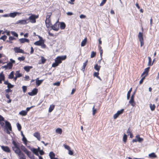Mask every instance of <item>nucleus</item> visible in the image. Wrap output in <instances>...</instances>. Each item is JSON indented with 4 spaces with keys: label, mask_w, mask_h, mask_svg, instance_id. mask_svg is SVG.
<instances>
[{
    "label": "nucleus",
    "mask_w": 159,
    "mask_h": 159,
    "mask_svg": "<svg viewBox=\"0 0 159 159\" xmlns=\"http://www.w3.org/2000/svg\"><path fill=\"white\" fill-rule=\"evenodd\" d=\"M12 143L14 145V146L12 147V150L19 157H20L19 159H26L25 155L21 152L18 144L14 140L12 141Z\"/></svg>",
    "instance_id": "nucleus-1"
},
{
    "label": "nucleus",
    "mask_w": 159,
    "mask_h": 159,
    "mask_svg": "<svg viewBox=\"0 0 159 159\" xmlns=\"http://www.w3.org/2000/svg\"><path fill=\"white\" fill-rule=\"evenodd\" d=\"M39 17V15H36L34 14H31L30 16L29 17L28 19L31 23H35L36 22V19Z\"/></svg>",
    "instance_id": "nucleus-2"
},
{
    "label": "nucleus",
    "mask_w": 159,
    "mask_h": 159,
    "mask_svg": "<svg viewBox=\"0 0 159 159\" xmlns=\"http://www.w3.org/2000/svg\"><path fill=\"white\" fill-rule=\"evenodd\" d=\"M66 58V55L58 56L56 58L55 61L59 64L61 63L62 60H65Z\"/></svg>",
    "instance_id": "nucleus-3"
},
{
    "label": "nucleus",
    "mask_w": 159,
    "mask_h": 159,
    "mask_svg": "<svg viewBox=\"0 0 159 159\" xmlns=\"http://www.w3.org/2000/svg\"><path fill=\"white\" fill-rule=\"evenodd\" d=\"M136 93V90L133 92V93L132 94L131 97V99L129 101V103L130 104L131 106L133 107H134L135 105V103L134 101V95Z\"/></svg>",
    "instance_id": "nucleus-4"
},
{
    "label": "nucleus",
    "mask_w": 159,
    "mask_h": 159,
    "mask_svg": "<svg viewBox=\"0 0 159 159\" xmlns=\"http://www.w3.org/2000/svg\"><path fill=\"white\" fill-rule=\"evenodd\" d=\"M59 22L58 20L53 25L51 26V28L53 30L57 31L59 30Z\"/></svg>",
    "instance_id": "nucleus-5"
},
{
    "label": "nucleus",
    "mask_w": 159,
    "mask_h": 159,
    "mask_svg": "<svg viewBox=\"0 0 159 159\" xmlns=\"http://www.w3.org/2000/svg\"><path fill=\"white\" fill-rule=\"evenodd\" d=\"M138 38L140 42V46L142 47L144 45L143 39V33L139 32L138 35Z\"/></svg>",
    "instance_id": "nucleus-6"
},
{
    "label": "nucleus",
    "mask_w": 159,
    "mask_h": 159,
    "mask_svg": "<svg viewBox=\"0 0 159 159\" xmlns=\"http://www.w3.org/2000/svg\"><path fill=\"white\" fill-rule=\"evenodd\" d=\"M143 138H140L139 135H137L135 136V139L132 140V142H138L139 143H141L143 141Z\"/></svg>",
    "instance_id": "nucleus-7"
},
{
    "label": "nucleus",
    "mask_w": 159,
    "mask_h": 159,
    "mask_svg": "<svg viewBox=\"0 0 159 159\" xmlns=\"http://www.w3.org/2000/svg\"><path fill=\"white\" fill-rule=\"evenodd\" d=\"M5 129L11 131V126L10 122L7 120H5Z\"/></svg>",
    "instance_id": "nucleus-8"
},
{
    "label": "nucleus",
    "mask_w": 159,
    "mask_h": 159,
    "mask_svg": "<svg viewBox=\"0 0 159 159\" xmlns=\"http://www.w3.org/2000/svg\"><path fill=\"white\" fill-rule=\"evenodd\" d=\"M124 109H121L120 111H118L117 113L115 114L113 116L114 119H116L121 114L124 112Z\"/></svg>",
    "instance_id": "nucleus-9"
},
{
    "label": "nucleus",
    "mask_w": 159,
    "mask_h": 159,
    "mask_svg": "<svg viewBox=\"0 0 159 159\" xmlns=\"http://www.w3.org/2000/svg\"><path fill=\"white\" fill-rule=\"evenodd\" d=\"M38 92V89L37 88H34L31 92H29L28 94L31 96H34L36 95Z\"/></svg>",
    "instance_id": "nucleus-10"
},
{
    "label": "nucleus",
    "mask_w": 159,
    "mask_h": 159,
    "mask_svg": "<svg viewBox=\"0 0 159 159\" xmlns=\"http://www.w3.org/2000/svg\"><path fill=\"white\" fill-rule=\"evenodd\" d=\"M14 50L16 53H25L24 51L22 49H20V47H15L14 48Z\"/></svg>",
    "instance_id": "nucleus-11"
},
{
    "label": "nucleus",
    "mask_w": 159,
    "mask_h": 159,
    "mask_svg": "<svg viewBox=\"0 0 159 159\" xmlns=\"http://www.w3.org/2000/svg\"><path fill=\"white\" fill-rule=\"evenodd\" d=\"M28 21V20H19L17 21L16 22V24H20L21 25H25V24H27L29 22L28 21V22H27V21Z\"/></svg>",
    "instance_id": "nucleus-12"
},
{
    "label": "nucleus",
    "mask_w": 159,
    "mask_h": 159,
    "mask_svg": "<svg viewBox=\"0 0 159 159\" xmlns=\"http://www.w3.org/2000/svg\"><path fill=\"white\" fill-rule=\"evenodd\" d=\"M24 152L30 158L32 159L34 157V156L32 154L31 152L27 149Z\"/></svg>",
    "instance_id": "nucleus-13"
},
{
    "label": "nucleus",
    "mask_w": 159,
    "mask_h": 159,
    "mask_svg": "<svg viewBox=\"0 0 159 159\" xmlns=\"http://www.w3.org/2000/svg\"><path fill=\"white\" fill-rule=\"evenodd\" d=\"M1 147L2 149L5 152H10V149L8 147L2 146Z\"/></svg>",
    "instance_id": "nucleus-14"
},
{
    "label": "nucleus",
    "mask_w": 159,
    "mask_h": 159,
    "mask_svg": "<svg viewBox=\"0 0 159 159\" xmlns=\"http://www.w3.org/2000/svg\"><path fill=\"white\" fill-rule=\"evenodd\" d=\"M45 23L46 25V27L47 28H48L50 27H51V25H52L50 19L46 20L45 21Z\"/></svg>",
    "instance_id": "nucleus-15"
},
{
    "label": "nucleus",
    "mask_w": 159,
    "mask_h": 159,
    "mask_svg": "<svg viewBox=\"0 0 159 159\" xmlns=\"http://www.w3.org/2000/svg\"><path fill=\"white\" fill-rule=\"evenodd\" d=\"M20 13L17 12H11L9 13V16L12 17H15L17 15H19Z\"/></svg>",
    "instance_id": "nucleus-16"
},
{
    "label": "nucleus",
    "mask_w": 159,
    "mask_h": 159,
    "mask_svg": "<svg viewBox=\"0 0 159 159\" xmlns=\"http://www.w3.org/2000/svg\"><path fill=\"white\" fill-rule=\"evenodd\" d=\"M5 79V77L4 74L2 72L0 74V84L2 83V81H4Z\"/></svg>",
    "instance_id": "nucleus-17"
},
{
    "label": "nucleus",
    "mask_w": 159,
    "mask_h": 159,
    "mask_svg": "<svg viewBox=\"0 0 159 159\" xmlns=\"http://www.w3.org/2000/svg\"><path fill=\"white\" fill-rule=\"evenodd\" d=\"M31 150L33 152V153L35 154V155L37 156H39V154L38 153V151L37 149L36 148H33L31 149Z\"/></svg>",
    "instance_id": "nucleus-18"
},
{
    "label": "nucleus",
    "mask_w": 159,
    "mask_h": 159,
    "mask_svg": "<svg viewBox=\"0 0 159 159\" xmlns=\"http://www.w3.org/2000/svg\"><path fill=\"white\" fill-rule=\"evenodd\" d=\"M19 41L21 43H24L25 42L29 43V40L25 38H21L19 39Z\"/></svg>",
    "instance_id": "nucleus-19"
},
{
    "label": "nucleus",
    "mask_w": 159,
    "mask_h": 159,
    "mask_svg": "<svg viewBox=\"0 0 159 159\" xmlns=\"http://www.w3.org/2000/svg\"><path fill=\"white\" fill-rule=\"evenodd\" d=\"M32 68L33 67L32 66H25L24 67V69L25 71L29 72L30 71V69Z\"/></svg>",
    "instance_id": "nucleus-20"
},
{
    "label": "nucleus",
    "mask_w": 159,
    "mask_h": 159,
    "mask_svg": "<svg viewBox=\"0 0 159 159\" xmlns=\"http://www.w3.org/2000/svg\"><path fill=\"white\" fill-rule=\"evenodd\" d=\"M34 136L36 138H37V139L40 141V134L38 132H36L34 133Z\"/></svg>",
    "instance_id": "nucleus-21"
},
{
    "label": "nucleus",
    "mask_w": 159,
    "mask_h": 159,
    "mask_svg": "<svg viewBox=\"0 0 159 159\" xmlns=\"http://www.w3.org/2000/svg\"><path fill=\"white\" fill-rule=\"evenodd\" d=\"M87 38H85L81 42V47H84L85 45L87 42Z\"/></svg>",
    "instance_id": "nucleus-22"
},
{
    "label": "nucleus",
    "mask_w": 159,
    "mask_h": 159,
    "mask_svg": "<svg viewBox=\"0 0 159 159\" xmlns=\"http://www.w3.org/2000/svg\"><path fill=\"white\" fill-rule=\"evenodd\" d=\"M43 80H39V78H37L36 80V84L37 86H39L42 82Z\"/></svg>",
    "instance_id": "nucleus-23"
},
{
    "label": "nucleus",
    "mask_w": 159,
    "mask_h": 159,
    "mask_svg": "<svg viewBox=\"0 0 159 159\" xmlns=\"http://www.w3.org/2000/svg\"><path fill=\"white\" fill-rule=\"evenodd\" d=\"M27 111L25 110H22L19 112V114L23 116H25L27 114Z\"/></svg>",
    "instance_id": "nucleus-24"
},
{
    "label": "nucleus",
    "mask_w": 159,
    "mask_h": 159,
    "mask_svg": "<svg viewBox=\"0 0 159 159\" xmlns=\"http://www.w3.org/2000/svg\"><path fill=\"white\" fill-rule=\"evenodd\" d=\"M149 157L150 158H155L157 157V156L154 152L148 155Z\"/></svg>",
    "instance_id": "nucleus-25"
},
{
    "label": "nucleus",
    "mask_w": 159,
    "mask_h": 159,
    "mask_svg": "<svg viewBox=\"0 0 159 159\" xmlns=\"http://www.w3.org/2000/svg\"><path fill=\"white\" fill-rule=\"evenodd\" d=\"M55 154L53 152H51L49 154V156L51 159H53L55 157Z\"/></svg>",
    "instance_id": "nucleus-26"
},
{
    "label": "nucleus",
    "mask_w": 159,
    "mask_h": 159,
    "mask_svg": "<svg viewBox=\"0 0 159 159\" xmlns=\"http://www.w3.org/2000/svg\"><path fill=\"white\" fill-rule=\"evenodd\" d=\"M14 72L13 71H11L10 74L9 75L8 78L9 79H11L14 78Z\"/></svg>",
    "instance_id": "nucleus-27"
},
{
    "label": "nucleus",
    "mask_w": 159,
    "mask_h": 159,
    "mask_svg": "<svg viewBox=\"0 0 159 159\" xmlns=\"http://www.w3.org/2000/svg\"><path fill=\"white\" fill-rule=\"evenodd\" d=\"M20 70L17 71L15 73V76H16L17 77L19 78L22 76V74L21 73H20Z\"/></svg>",
    "instance_id": "nucleus-28"
},
{
    "label": "nucleus",
    "mask_w": 159,
    "mask_h": 159,
    "mask_svg": "<svg viewBox=\"0 0 159 159\" xmlns=\"http://www.w3.org/2000/svg\"><path fill=\"white\" fill-rule=\"evenodd\" d=\"M66 27L65 24L63 22H61L60 23V28L61 30L64 29Z\"/></svg>",
    "instance_id": "nucleus-29"
},
{
    "label": "nucleus",
    "mask_w": 159,
    "mask_h": 159,
    "mask_svg": "<svg viewBox=\"0 0 159 159\" xmlns=\"http://www.w3.org/2000/svg\"><path fill=\"white\" fill-rule=\"evenodd\" d=\"M150 68V67H148L146 68H145L144 69V70L143 72H144V73H145L146 74L145 75V77H146L147 76V75H148V74Z\"/></svg>",
    "instance_id": "nucleus-30"
},
{
    "label": "nucleus",
    "mask_w": 159,
    "mask_h": 159,
    "mask_svg": "<svg viewBox=\"0 0 159 159\" xmlns=\"http://www.w3.org/2000/svg\"><path fill=\"white\" fill-rule=\"evenodd\" d=\"M149 106L152 111H153L155 110V104L152 105L151 103H150L149 104Z\"/></svg>",
    "instance_id": "nucleus-31"
},
{
    "label": "nucleus",
    "mask_w": 159,
    "mask_h": 159,
    "mask_svg": "<svg viewBox=\"0 0 159 159\" xmlns=\"http://www.w3.org/2000/svg\"><path fill=\"white\" fill-rule=\"evenodd\" d=\"M42 41H37L34 43V44L37 46H40L41 45V44L42 43Z\"/></svg>",
    "instance_id": "nucleus-32"
},
{
    "label": "nucleus",
    "mask_w": 159,
    "mask_h": 159,
    "mask_svg": "<svg viewBox=\"0 0 159 159\" xmlns=\"http://www.w3.org/2000/svg\"><path fill=\"white\" fill-rule=\"evenodd\" d=\"M148 66H151L153 65V63H152V60L150 57H148Z\"/></svg>",
    "instance_id": "nucleus-33"
},
{
    "label": "nucleus",
    "mask_w": 159,
    "mask_h": 159,
    "mask_svg": "<svg viewBox=\"0 0 159 159\" xmlns=\"http://www.w3.org/2000/svg\"><path fill=\"white\" fill-rule=\"evenodd\" d=\"M56 132L57 133L61 134L62 133V129L61 128H58L56 129Z\"/></svg>",
    "instance_id": "nucleus-34"
},
{
    "label": "nucleus",
    "mask_w": 159,
    "mask_h": 159,
    "mask_svg": "<svg viewBox=\"0 0 159 159\" xmlns=\"http://www.w3.org/2000/svg\"><path fill=\"white\" fill-rule=\"evenodd\" d=\"M54 107L55 106L54 105H52V106L51 105L49 108L48 112H51L54 109Z\"/></svg>",
    "instance_id": "nucleus-35"
},
{
    "label": "nucleus",
    "mask_w": 159,
    "mask_h": 159,
    "mask_svg": "<svg viewBox=\"0 0 159 159\" xmlns=\"http://www.w3.org/2000/svg\"><path fill=\"white\" fill-rule=\"evenodd\" d=\"M7 65L9 69H12L13 66V64H12L11 62H9L7 63Z\"/></svg>",
    "instance_id": "nucleus-36"
},
{
    "label": "nucleus",
    "mask_w": 159,
    "mask_h": 159,
    "mask_svg": "<svg viewBox=\"0 0 159 159\" xmlns=\"http://www.w3.org/2000/svg\"><path fill=\"white\" fill-rule=\"evenodd\" d=\"M100 68V66H98L97 64H96L94 67V69L98 71L99 70Z\"/></svg>",
    "instance_id": "nucleus-37"
},
{
    "label": "nucleus",
    "mask_w": 159,
    "mask_h": 159,
    "mask_svg": "<svg viewBox=\"0 0 159 159\" xmlns=\"http://www.w3.org/2000/svg\"><path fill=\"white\" fill-rule=\"evenodd\" d=\"M25 59V57L23 56L21 57H19L17 58V59L20 61H24Z\"/></svg>",
    "instance_id": "nucleus-38"
},
{
    "label": "nucleus",
    "mask_w": 159,
    "mask_h": 159,
    "mask_svg": "<svg viewBox=\"0 0 159 159\" xmlns=\"http://www.w3.org/2000/svg\"><path fill=\"white\" fill-rule=\"evenodd\" d=\"M96 55V52H94V51H92L91 52L90 57L91 58H93Z\"/></svg>",
    "instance_id": "nucleus-39"
},
{
    "label": "nucleus",
    "mask_w": 159,
    "mask_h": 159,
    "mask_svg": "<svg viewBox=\"0 0 159 159\" xmlns=\"http://www.w3.org/2000/svg\"><path fill=\"white\" fill-rule=\"evenodd\" d=\"M11 33L12 35H13L15 37H18V34L14 31H11Z\"/></svg>",
    "instance_id": "nucleus-40"
},
{
    "label": "nucleus",
    "mask_w": 159,
    "mask_h": 159,
    "mask_svg": "<svg viewBox=\"0 0 159 159\" xmlns=\"http://www.w3.org/2000/svg\"><path fill=\"white\" fill-rule=\"evenodd\" d=\"M127 139V135L125 134L123 137V141L125 142H126Z\"/></svg>",
    "instance_id": "nucleus-41"
},
{
    "label": "nucleus",
    "mask_w": 159,
    "mask_h": 159,
    "mask_svg": "<svg viewBox=\"0 0 159 159\" xmlns=\"http://www.w3.org/2000/svg\"><path fill=\"white\" fill-rule=\"evenodd\" d=\"M17 125V127L18 128V129L19 131H20L21 130V126L20 125L19 123H17L16 124Z\"/></svg>",
    "instance_id": "nucleus-42"
},
{
    "label": "nucleus",
    "mask_w": 159,
    "mask_h": 159,
    "mask_svg": "<svg viewBox=\"0 0 159 159\" xmlns=\"http://www.w3.org/2000/svg\"><path fill=\"white\" fill-rule=\"evenodd\" d=\"M41 62L43 64H44L45 61H46V59L44 58V57H41Z\"/></svg>",
    "instance_id": "nucleus-43"
},
{
    "label": "nucleus",
    "mask_w": 159,
    "mask_h": 159,
    "mask_svg": "<svg viewBox=\"0 0 159 159\" xmlns=\"http://www.w3.org/2000/svg\"><path fill=\"white\" fill-rule=\"evenodd\" d=\"M22 89L23 92L24 93H25L26 92V90L27 89V87L26 86H23L22 87Z\"/></svg>",
    "instance_id": "nucleus-44"
},
{
    "label": "nucleus",
    "mask_w": 159,
    "mask_h": 159,
    "mask_svg": "<svg viewBox=\"0 0 159 159\" xmlns=\"http://www.w3.org/2000/svg\"><path fill=\"white\" fill-rule=\"evenodd\" d=\"M7 38V36H6L5 35H4L0 37V39H2V40H3L4 41Z\"/></svg>",
    "instance_id": "nucleus-45"
},
{
    "label": "nucleus",
    "mask_w": 159,
    "mask_h": 159,
    "mask_svg": "<svg viewBox=\"0 0 159 159\" xmlns=\"http://www.w3.org/2000/svg\"><path fill=\"white\" fill-rule=\"evenodd\" d=\"M59 64H58L57 62H56L55 61V62L52 64V66L54 67H56L57 66L59 65Z\"/></svg>",
    "instance_id": "nucleus-46"
},
{
    "label": "nucleus",
    "mask_w": 159,
    "mask_h": 159,
    "mask_svg": "<svg viewBox=\"0 0 159 159\" xmlns=\"http://www.w3.org/2000/svg\"><path fill=\"white\" fill-rule=\"evenodd\" d=\"M107 0H102L101 2V3L100 4V6H103L106 3V2Z\"/></svg>",
    "instance_id": "nucleus-47"
},
{
    "label": "nucleus",
    "mask_w": 159,
    "mask_h": 159,
    "mask_svg": "<svg viewBox=\"0 0 159 159\" xmlns=\"http://www.w3.org/2000/svg\"><path fill=\"white\" fill-rule=\"evenodd\" d=\"M20 148L22 151L23 152H25L27 149L24 146L22 145L21 146Z\"/></svg>",
    "instance_id": "nucleus-48"
},
{
    "label": "nucleus",
    "mask_w": 159,
    "mask_h": 159,
    "mask_svg": "<svg viewBox=\"0 0 159 159\" xmlns=\"http://www.w3.org/2000/svg\"><path fill=\"white\" fill-rule=\"evenodd\" d=\"M51 13H48V14L46 16V19H50V17L51 16Z\"/></svg>",
    "instance_id": "nucleus-49"
},
{
    "label": "nucleus",
    "mask_w": 159,
    "mask_h": 159,
    "mask_svg": "<svg viewBox=\"0 0 159 159\" xmlns=\"http://www.w3.org/2000/svg\"><path fill=\"white\" fill-rule=\"evenodd\" d=\"M22 141L24 142L25 143H26L27 142V140L26 139V138L25 137V136H23L22 139Z\"/></svg>",
    "instance_id": "nucleus-50"
},
{
    "label": "nucleus",
    "mask_w": 159,
    "mask_h": 159,
    "mask_svg": "<svg viewBox=\"0 0 159 159\" xmlns=\"http://www.w3.org/2000/svg\"><path fill=\"white\" fill-rule=\"evenodd\" d=\"M5 91L6 93H11L12 91V90L8 88L7 89L5 90Z\"/></svg>",
    "instance_id": "nucleus-51"
},
{
    "label": "nucleus",
    "mask_w": 159,
    "mask_h": 159,
    "mask_svg": "<svg viewBox=\"0 0 159 159\" xmlns=\"http://www.w3.org/2000/svg\"><path fill=\"white\" fill-rule=\"evenodd\" d=\"M14 86L11 83H10L7 86V87L8 88L11 89L13 88Z\"/></svg>",
    "instance_id": "nucleus-52"
},
{
    "label": "nucleus",
    "mask_w": 159,
    "mask_h": 159,
    "mask_svg": "<svg viewBox=\"0 0 159 159\" xmlns=\"http://www.w3.org/2000/svg\"><path fill=\"white\" fill-rule=\"evenodd\" d=\"M34 107V106H33L30 107H28L26 108V110H25V111H27V112L29 111L31 108Z\"/></svg>",
    "instance_id": "nucleus-53"
},
{
    "label": "nucleus",
    "mask_w": 159,
    "mask_h": 159,
    "mask_svg": "<svg viewBox=\"0 0 159 159\" xmlns=\"http://www.w3.org/2000/svg\"><path fill=\"white\" fill-rule=\"evenodd\" d=\"M63 146H64L65 148L66 149L68 150L70 149V147L69 146H68L64 144Z\"/></svg>",
    "instance_id": "nucleus-54"
},
{
    "label": "nucleus",
    "mask_w": 159,
    "mask_h": 159,
    "mask_svg": "<svg viewBox=\"0 0 159 159\" xmlns=\"http://www.w3.org/2000/svg\"><path fill=\"white\" fill-rule=\"evenodd\" d=\"M145 76H144L141 79V80H140V81H139V84H142L143 81V80L145 79Z\"/></svg>",
    "instance_id": "nucleus-55"
},
{
    "label": "nucleus",
    "mask_w": 159,
    "mask_h": 159,
    "mask_svg": "<svg viewBox=\"0 0 159 159\" xmlns=\"http://www.w3.org/2000/svg\"><path fill=\"white\" fill-rule=\"evenodd\" d=\"M44 41L42 42L41 45H40L42 48H46V45L44 44Z\"/></svg>",
    "instance_id": "nucleus-56"
},
{
    "label": "nucleus",
    "mask_w": 159,
    "mask_h": 159,
    "mask_svg": "<svg viewBox=\"0 0 159 159\" xmlns=\"http://www.w3.org/2000/svg\"><path fill=\"white\" fill-rule=\"evenodd\" d=\"M80 17L81 19H84L86 17V16L83 14H81L80 15Z\"/></svg>",
    "instance_id": "nucleus-57"
},
{
    "label": "nucleus",
    "mask_w": 159,
    "mask_h": 159,
    "mask_svg": "<svg viewBox=\"0 0 159 159\" xmlns=\"http://www.w3.org/2000/svg\"><path fill=\"white\" fill-rule=\"evenodd\" d=\"M60 83L59 82H55L53 84V85H56L57 86H59L60 85Z\"/></svg>",
    "instance_id": "nucleus-58"
},
{
    "label": "nucleus",
    "mask_w": 159,
    "mask_h": 159,
    "mask_svg": "<svg viewBox=\"0 0 159 159\" xmlns=\"http://www.w3.org/2000/svg\"><path fill=\"white\" fill-rule=\"evenodd\" d=\"M39 153L41 155H43L44 153V152L43 150H39Z\"/></svg>",
    "instance_id": "nucleus-59"
},
{
    "label": "nucleus",
    "mask_w": 159,
    "mask_h": 159,
    "mask_svg": "<svg viewBox=\"0 0 159 159\" xmlns=\"http://www.w3.org/2000/svg\"><path fill=\"white\" fill-rule=\"evenodd\" d=\"M37 36H38V38H39V41H42V42L44 41L42 37H41L40 36L38 35Z\"/></svg>",
    "instance_id": "nucleus-60"
},
{
    "label": "nucleus",
    "mask_w": 159,
    "mask_h": 159,
    "mask_svg": "<svg viewBox=\"0 0 159 159\" xmlns=\"http://www.w3.org/2000/svg\"><path fill=\"white\" fill-rule=\"evenodd\" d=\"M9 39L11 41L14 40H15L16 39L13 37L11 36L9 37Z\"/></svg>",
    "instance_id": "nucleus-61"
},
{
    "label": "nucleus",
    "mask_w": 159,
    "mask_h": 159,
    "mask_svg": "<svg viewBox=\"0 0 159 159\" xmlns=\"http://www.w3.org/2000/svg\"><path fill=\"white\" fill-rule=\"evenodd\" d=\"M69 152L68 154L71 155H72L73 154V151L70 150V149L69 150Z\"/></svg>",
    "instance_id": "nucleus-62"
},
{
    "label": "nucleus",
    "mask_w": 159,
    "mask_h": 159,
    "mask_svg": "<svg viewBox=\"0 0 159 159\" xmlns=\"http://www.w3.org/2000/svg\"><path fill=\"white\" fill-rule=\"evenodd\" d=\"M99 73L98 72H95L94 73V76L97 77L98 76Z\"/></svg>",
    "instance_id": "nucleus-63"
},
{
    "label": "nucleus",
    "mask_w": 159,
    "mask_h": 159,
    "mask_svg": "<svg viewBox=\"0 0 159 159\" xmlns=\"http://www.w3.org/2000/svg\"><path fill=\"white\" fill-rule=\"evenodd\" d=\"M30 78V77L28 75H26L25 77L24 80L25 81L29 80V79Z\"/></svg>",
    "instance_id": "nucleus-64"
}]
</instances>
